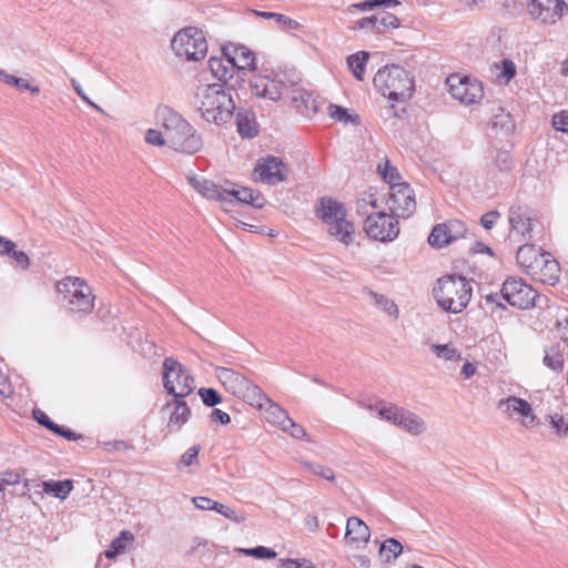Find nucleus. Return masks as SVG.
I'll return each mask as SVG.
<instances>
[{
    "label": "nucleus",
    "instance_id": "f257e3e1",
    "mask_svg": "<svg viewBox=\"0 0 568 568\" xmlns=\"http://www.w3.org/2000/svg\"><path fill=\"white\" fill-rule=\"evenodd\" d=\"M160 128L165 130L168 146L176 152L194 154L203 148L196 129L180 113L169 106L158 111Z\"/></svg>",
    "mask_w": 568,
    "mask_h": 568
},
{
    "label": "nucleus",
    "instance_id": "f03ea898",
    "mask_svg": "<svg viewBox=\"0 0 568 568\" xmlns=\"http://www.w3.org/2000/svg\"><path fill=\"white\" fill-rule=\"evenodd\" d=\"M195 105L206 122L217 125L229 122L235 110L231 92L220 83L197 87Z\"/></svg>",
    "mask_w": 568,
    "mask_h": 568
},
{
    "label": "nucleus",
    "instance_id": "7ed1b4c3",
    "mask_svg": "<svg viewBox=\"0 0 568 568\" xmlns=\"http://www.w3.org/2000/svg\"><path fill=\"white\" fill-rule=\"evenodd\" d=\"M433 293L440 308L458 314L469 304L473 288L470 282L464 276L448 275L437 281Z\"/></svg>",
    "mask_w": 568,
    "mask_h": 568
},
{
    "label": "nucleus",
    "instance_id": "20e7f679",
    "mask_svg": "<svg viewBox=\"0 0 568 568\" xmlns=\"http://www.w3.org/2000/svg\"><path fill=\"white\" fill-rule=\"evenodd\" d=\"M316 216L327 225L329 235L341 243L347 246L354 241L355 229L353 223L346 220L343 203L332 197H322L316 204Z\"/></svg>",
    "mask_w": 568,
    "mask_h": 568
},
{
    "label": "nucleus",
    "instance_id": "39448f33",
    "mask_svg": "<svg viewBox=\"0 0 568 568\" xmlns=\"http://www.w3.org/2000/svg\"><path fill=\"white\" fill-rule=\"evenodd\" d=\"M373 83L384 97L395 102L409 99L414 91L413 77L403 67L396 64L379 69Z\"/></svg>",
    "mask_w": 568,
    "mask_h": 568
},
{
    "label": "nucleus",
    "instance_id": "423d86ee",
    "mask_svg": "<svg viewBox=\"0 0 568 568\" xmlns=\"http://www.w3.org/2000/svg\"><path fill=\"white\" fill-rule=\"evenodd\" d=\"M57 290L71 312L89 313L93 310L94 296L83 280L68 276L57 284Z\"/></svg>",
    "mask_w": 568,
    "mask_h": 568
},
{
    "label": "nucleus",
    "instance_id": "0eeeda50",
    "mask_svg": "<svg viewBox=\"0 0 568 568\" xmlns=\"http://www.w3.org/2000/svg\"><path fill=\"white\" fill-rule=\"evenodd\" d=\"M215 376L226 392L243 399L248 405L258 404L264 398L263 390L244 375L227 367H215Z\"/></svg>",
    "mask_w": 568,
    "mask_h": 568
},
{
    "label": "nucleus",
    "instance_id": "6e6552de",
    "mask_svg": "<svg viewBox=\"0 0 568 568\" xmlns=\"http://www.w3.org/2000/svg\"><path fill=\"white\" fill-rule=\"evenodd\" d=\"M163 386L168 394L175 398H184L195 388L191 373L173 357L163 362Z\"/></svg>",
    "mask_w": 568,
    "mask_h": 568
},
{
    "label": "nucleus",
    "instance_id": "1a4fd4ad",
    "mask_svg": "<svg viewBox=\"0 0 568 568\" xmlns=\"http://www.w3.org/2000/svg\"><path fill=\"white\" fill-rule=\"evenodd\" d=\"M174 53L189 61H199L206 55L207 43L202 30L189 27L180 30L172 39Z\"/></svg>",
    "mask_w": 568,
    "mask_h": 568
},
{
    "label": "nucleus",
    "instance_id": "9d476101",
    "mask_svg": "<svg viewBox=\"0 0 568 568\" xmlns=\"http://www.w3.org/2000/svg\"><path fill=\"white\" fill-rule=\"evenodd\" d=\"M501 296L505 302L514 307L527 310L530 307L542 308L545 297L537 294V292L521 278L508 277L501 286Z\"/></svg>",
    "mask_w": 568,
    "mask_h": 568
},
{
    "label": "nucleus",
    "instance_id": "9b49d317",
    "mask_svg": "<svg viewBox=\"0 0 568 568\" xmlns=\"http://www.w3.org/2000/svg\"><path fill=\"white\" fill-rule=\"evenodd\" d=\"M364 230L366 234L381 242L393 241L399 233L398 222L392 214L376 212L367 215Z\"/></svg>",
    "mask_w": 568,
    "mask_h": 568
},
{
    "label": "nucleus",
    "instance_id": "f8f14e48",
    "mask_svg": "<svg viewBox=\"0 0 568 568\" xmlns=\"http://www.w3.org/2000/svg\"><path fill=\"white\" fill-rule=\"evenodd\" d=\"M447 84L452 97L464 104L478 103L484 97L483 84L477 79L453 74Z\"/></svg>",
    "mask_w": 568,
    "mask_h": 568
},
{
    "label": "nucleus",
    "instance_id": "ddd939ff",
    "mask_svg": "<svg viewBox=\"0 0 568 568\" xmlns=\"http://www.w3.org/2000/svg\"><path fill=\"white\" fill-rule=\"evenodd\" d=\"M387 200L388 209L397 217H408L416 209L414 191L407 183H397L389 186Z\"/></svg>",
    "mask_w": 568,
    "mask_h": 568
},
{
    "label": "nucleus",
    "instance_id": "4468645a",
    "mask_svg": "<svg viewBox=\"0 0 568 568\" xmlns=\"http://www.w3.org/2000/svg\"><path fill=\"white\" fill-rule=\"evenodd\" d=\"M288 166L280 158L268 155L260 159L254 168L256 180L262 183L275 185L285 181L288 176Z\"/></svg>",
    "mask_w": 568,
    "mask_h": 568
},
{
    "label": "nucleus",
    "instance_id": "2eb2a0df",
    "mask_svg": "<svg viewBox=\"0 0 568 568\" xmlns=\"http://www.w3.org/2000/svg\"><path fill=\"white\" fill-rule=\"evenodd\" d=\"M565 4V0H530L528 12L541 23L555 24L561 19Z\"/></svg>",
    "mask_w": 568,
    "mask_h": 568
},
{
    "label": "nucleus",
    "instance_id": "dca6fc26",
    "mask_svg": "<svg viewBox=\"0 0 568 568\" xmlns=\"http://www.w3.org/2000/svg\"><path fill=\"white\" fill-rule=\"evenodd\" d=\"M508 221L510 224L509 239L516 242L526 240L532 229L527 209L521 205H511L508 211Z\"/></svg>",
    "mask_w": 568,
    "mask_h": 568
},
{
    "label": "nucleus",
    "instance_id": "f3484780",
    "mask_svg": "<svg viewBox=\"0 0 568 568\" xmlns=\"http://www.w3.org/2000/svg\"><path fill=\"white\" fill-rule=\"evenodd\" d=\"M534 281L554 286L559 281L560 266L548 252L537 261L528 274Z\"/></svg>",
    "mask_w": 568,
    "mask_h": 568
},
{
    "label": "nucleus",
    "instance_id": "a211bd4d",
    "mask_svg": "<svg viewBox=\"0 0 568 568\" xmlns=\"http://www.w3.org/2000/svg\"><path fill=\"white\" fill-rule=\"evenodd\" d=\"M237 58L232 55L230 47L223 48V57H211L209 68L214 78L227 84L236 71Z\"/></svg>",
    "mask_w": 568,
    "mask_h": 568
},
{
    "label": "nucleus",
    "instance_id": "6ab92c4d",
    "mask_svg": "<svg viewBox=\"0 0 568 568\" xmlns=\"http://www.w3.org/2000/svg\"><path fill=\"white\" fill-rule=\"evenodd\" d=\"M189 183L205 199L216 200L223 205H226L227 200H230L226 189L215 184L213 181L189 176Z\"/></svg>",
    "mask_w": 568,
    "mask_h": 568
},
{
    "label": "nucleus",
    "instance_id": "aec40b11",
    "mask_svg": "<svg viewBox=\"0 0 568 568\" xmlns=\"http://www.w3.org/2000/svg\"><path fill=\"white\" fill-rule=\"evenodd\" d=\"M251 406L263 409L266 420L278 426L281 429H285V424H287L291 418L286 410H284L278 404L271 400L265 394L264 398L261 399L258 404H252Z\"/></svg>",
    "mask_w": 568,
    "mask_h": 568
},
{
    "label": "nucleus",
    "instance_id": "412c9836",
    "mask_svg": "<svg viewBox=\"0 0 568 568\" xmlns=\"http://www.w3.org/2000/svg\"><path fill=\"white\" fill-rule=\"evenodd\" d=\"M166 408L173 407L170 415L168 428L170 432H179L187 423L191 416V409L184 400L173 398L165 405Z\"/></svg>",
    "mask_w": 568,
    "mask_h": 568
},
{
    "label": "nucleus",
    "instance_id": "4be33fe9",
    "mask_svg": "<svg viewBox=\"0 0 568 568\" xmlns=\"http://www.w3.org/2000/svg\"><path fill=\"white\" fill-rule=\"evenodd\" d=\"M226 193L230 195V200H227L226 205L233 204L234 202H241L250 204L256 209H262L266 203L265 197L260 192H255L248 187L226 189Z\"/></svg>",
    "mask_w": 568,
    "mask_h": 568
},
{
    "label": "nucleus",
    "instance_id": "5701e85b",
    "mask_svg": "<svg viewBox=\"0 0 568 568\" xmlns=\"http://www.w3.org/2000/svg\"><path fill=\"white\" fill-rule=\"evenodd\" d=\"M490 130L498 138L508 136L515 130V122L510 113L505 112L500 106L496 108L490 119Z\"/></svg>",
    "mask_w": 568,
    "mask_h": 568
},
{
    "label": "nucleus",
    "instance_id": "b1692460",
    "mask_svg": "<svg viewBox=\"0 0 568 568\" xmlns=\"http://www.w3.org/2000/svg\"><path fill=\"white\" fill-rule=\"evenodd\" d=\"M371 537L369 527L358 517H349L346 523L345 540L352 542L366 544Z\"/></svg>",
    "mask_w": 568,
    "mask_h": 568
},
{
    "label": "nucleus",
    "instance_id": "393cba45",
    "mask_svg": "<svg viewBox=\"0 0 568 568\" xmlns=\"http://www.w3.org/2000/svg\"><path fill=\"white\" fill-rule=\"evenodd\" d=\"M546 254L540 247L535 245L525 244L519 246L516 255L518 265L528 275L531 272V267L536 265L537 261Z\"/></svg>",
    "mask_w": 568,
    "mask_h": 568
},
{
    "label": "nucleus",
    "instance_id": "a878e982",
    "mask_svg": "<svg viewBox=\"0 0 568 568\" xmlns=\"http://www.w3.org/2000/svg\"><path fill=\"white\" fill-rule=\"evenodd\" d=\"M498 407H505V409L509 413H517L525 419L529 418L528 423H532L535 419L530 404L523 398L509 396L505 399H500L498 403Z\"/></svg>",
    "mask_w": 568,
    "mask_h": 568
},
{
    "label": "nucleus",
    "instance_id": "bb28decb",
    "mask_svg": "<svg viewBox=\"0 0 568 568\" xmlns=\"http://www.w3.org/2000/svg\"><path fill=\"white\" fill-rule=\"evenodd\" d=\"M291 102L302 115L310 116L317 112L315 100L308 92L302 89L293 90Z\"/></svg>",
    "mask_w": 568,
    "mask_h": 568
},
{
    "label": "nucleus",
    "instance_id": "cd10ccee",
    "mask_svg": "<svg viewBox=\"0 0 568 568\" xmlns=\"http://www.w3.org/2000/svg\"><path fill=\"white\" fill-rule=\"evenodd\" d=\"M544 364L556 373H560L565 365V346L560 343L545 348Z\"/></svg>",
    "mask_w": 568,
    "mask_h": 568
},
{
    "label": "nucleus",
    "instance_id": "c85d7f7f",
    "mask_svg": "<svg viewBox=\"0 0 568 568\" xmlns=\"http://www.w3.org/2000/svg\"><path fill=\"white\" fill-rule=\"evenodd\" d=\"M396 425L412 435H419L425 430V423L414 413L402 408Z\"/></svg>",
    "mask_w": 568,
    "mask_h": 568
},
{
    "label": "nucleus",
    "instance_id": "c756f323",
    "mask_svg": "<svg viewBox=\"0 0 568 568\" xmlns=\"http://www.w3.org/2000/svg\"><path fill=\"white\" fill-rule=\"evenodd\" d=\"M43 491L59 499H65L73 488L70 479L65 480H44L41 483Z\"/></svg>",
    "mask_w": 568,
    "mask_h": 568
},
{
    "label": "nucleus",
    "instance_id": "7c9ffc66",
    "mask_svg": "<svg viewBox=\"0 0 568 568\" xmlns=\"http://www.w3.org/2000/svg\"><path fill=\"white\" fill-rule=\"evenodd\" d=\"M369 59V53L367 51H358L347 57L346 63L348 70L352 72L354 78L358 81L364 80L365 69L367 61Z\"/></svg>",
    "mask_w": 568,
    "mask_h": 568
},
{
    "label": "nucleus",
    "instance_id": "2f4dec72",
    "mask_svg": "<svg viewBox=\"0 0 568 568\" xmlns=\"http://www.w3.org/2000/svg\"><path fill=\"white\" fill-rule=\"evenodd\" d=\"M133 541L134 535L129 530H122L120 535L112 540L109 549L105 550V557L108 559H114L118 555L123 554Z\"/></svg>",
    "mask_w": 568,
    "mask_h": 568
},
{
    "label": "nucleus",
    "instance_id": "473e14b6",
    "mask_svg": "<svg viewBox=\"0 0 568 568\" xmlns=\"http://www.w3.org/2000/svg\"><path fill=\"white\" fill-rule=\"evenodd\" d=\"M232 55L237 58V70H254L255 69V57L254 53L244 45L232 47Z\"/></svg>",
    "mask_w": 568,
    "mask_h": 568
},
{
    "label": "nucleus",
    "instance_id": "72a5a7b5",
    "mask_svg": "<svg viewBox=\"0 0 568 568\" xmlns=\"http://www.w3.org/2000/svg\"><path fill=\"white\" fill-rule=\"evenodd\" d=\"M428 243L433 247L438 248H442L452 243L450 235L448 234V230L445 223L436 224L433 227L428 236Z\"/></svg>",
    "mask_w": 568,
    "mask_h": 568
},
{
    "label": "nucleus",
    "instance_id": "f704fd0d",
    "mask_svg": "<svg viewBox=\"0 0 568 568\" xmlns=\"http://www.w3.org/2000/svg\"><path fill=\"white\" fill-rule=\"evenodd\" d=\"M256 14L274 21V23L282 28L283 30H294L300 27V23L293 19H291L288 16L277 13V12H268V11H256Z\"/></svg>",
    "mask_w": 568,
    "mask_h": 568
},
{
    "label": "nucleus",
    "instance_id": "c9c22d12",
    "mask_svg": "<svg viewBox=\"0 0 568 568\" xmlns=\"http://www.w3.org/2000/svg\"><path fill=\"white\" fill-rule=\"evenodd\" d=\"M369 296L373 298L374 304L377 308L382 310L385 314L388 316H392L394 318H397L399 315V310L397 305L386 297L383 294L375 293L373 291H369Z\"/></svg>",
    "mask_w": 568,
    "mask_h": 568
},
{
    "label": "nucleus",
    "instance_id": "e433bc0d",
    "mask_svg": "<svg viewBox=\"0 0 568 568\" xmlns=\"http://www.w3.org/2000/svg\"><path fill=\"white\" fill-rule=\"evenodd\" d=\"M237 132L242 138H253L257 134L256 123L248 114L241 112L236 115Z\"/></svg>",
    "mask_w": 568,
    "mask_h": 568
},
{
    "label": "nucleus",
    "instance_id": "4c0bfd02",
    "mask_svg": "<svg viewBox=\"0 0 568 568\" xmlns=\"http://www.w3.org/2000/svg\"><path fill=\"white\" fill-rule=\"evenodd\" d=\"M375 16L377 22L376 33H383L386 30L395 29L399 26L398 18L393 13L378 11Z\"/></svg>",
    "mask_w": 568,
    "mask_h": 568
},
{
    "label": "nucleus",
    "instance_id": "58836bf2",
    "mask_svg": "<svg viewBox=\"0 0 568 568\" xmlns=\"http://www.w3.org/2000/svg\"><path fill=\"white\" fill-rule=\"evenodd\" d=\"M430 348L439 358L445 361L459 362L462 359V354L450 344H433Z\"/></svg>",
    "mask_w": 568,
    "mask_h": 568
},
{
    "label": "nucleus",
    "instance_id": "ea45409f",
    "mask_svg": "<svg viewBox=\"0 0 568 568\" xmlns=\"http://www.w3.org/2000/svg\"><path fill=\"white\" fill-rule=\"evenodd\" d=\"M397 6H399L398 0H364L362 2L354 3L352 8L359 11H366L374 10L379 7L392 8Z\"/></svg>",
    "mask_w": 568,
    "mask_h": 568
},
{
    "label": "nucleus",
    "instance_id": "a19ab883",
    "mask_svg": "<svg viewBox=\"0 0 568 568\" xmlns=\"http://www.w3.org/2000/svg\"><path fill=\"white\" fill-rule=\"evenodd\" d=\"M303 466L308 469L312 474L322 477L323 479L335 481L334 470L329 467L321 465L315 462H303Z\"/></svg>",
    "mask_w": 568,
    "mask_h": 568
},
{
    "label": "nucleus",
    "instance_id": "79ce46f5",
    "mask_svg": "<svg viewBox=\"0 0 568 568\" xmlns=\"http://www.w3.org/2000/svg\"><path fill=\"white\" fill-rule=\"evenodd\" d=\"M403 551L402 544L395 538L386 539L379 548L381 555L386 554V560H389L390 557L396 558Z\"/></svg>",
    "mask_w": 568,
    "mask_h": 568
},
{
    "label": "nucleus",
    "instance_id": "37998d69",
    "mask_svg": "<svg viewBox=\"0 0 568 568\" xmlns=\"http://www.w3.org/2000/svg\"><path fill=\"white\" fill-rule=\"evenodd\" d=\"M144 140L150 145L168 146L165 130L149 129L145 132Z\"/></svg>",
    "mask_w": 568,
    "mask_h": 568
},
{
    "label": "nucleus",
    "instance_id": "c03bdc74",
    "mask_svg": "<svg viewBox=\"0 0 568 568\" xmlns=\"http://www.w3.org/2000/svg\"><path fill=\"white\" fill-rule=\"evenodd\" d=\"M377 170L383 179L390 185L397 184L396 181L399 180V173L396 168L390 165L389 161L386 160L384 164H378Z\"/></svg>",
    "mask_w": 568,
    "mask_h": 568
},
{
    "label": "nucleus",
    "instance_id": "a18cd8bd",
    "mask_svg": "<svg viewBox=\"0 0 568 568\" xmlns=\"http://www.w3.org/2000/svg\"><path fill=\"white\" fill-rule=\"evenodd\" d=\"M400 410H402V408H398L395 405L385 403V404H382L381 407L378 408V416L382 419H385V420L390 422L394 425H396V422H397Z\"/></svg>",
    "mask_w": 568,
    "mask_h": 568
},
{
    "label": "nucleus",
    "instance_id": "49530a36",
    "mask_svg": "<svg viewBox=\"0 0 568 568\" xmlns=\"http://www.w3.org/2000/svg\"><path fill=\"white\" fill-rule=\"evenodd\" d=\"M199 396L209 407H214L222 402V396L214 388H200Z\"/></svg>",
    "mask_w": 568,
    "mask_h": 568
},
{
    "label": "nucleus",
    "instance_id": "de8ad7c7",
    "mask_svg": "<svg viewBox=\"0 0 568 568\" xmlns=\"http://www.w3.org/2000/svg\"><path fill=\"white\" fill-rule=\"evenodd\" d=\"M445 224L452 242L463 237L467 231L465 223L460 220H449Z\"/></svg>",
    "mask_w": 568,
    "mask_h": 568
},
{
    "label": "nucleus",
    "instance_id": "09e8293b",
    "mask_svg": "<svg viewBox=\"0 0 568 568\" xmlns=\"http://www.w3.org/2000/svg\"><path fill=\"white\" fill-rule=\"evenodd\" d=\"M241 552L245 554L246 556H252L260 559H272L276 557V552L267 547L264 546H257L254 548H247V549H240Z\"/></svg>",
    "mask_w": 568,
    "mask_h": 568
},
{
    "label": "nucleus",
    "instance_id": "8fccbe9b",
    "mask_svg": "<svg viewBox=\"0 0 568 568\" xmlns=\"http://www.w3.org/2000/svg\"><path fill=\"white\" fill-rule=\"evenodd\" d=\"M495 166L501 171L507 172L513 166V159L508 151H498L494 159Z\"/></svg>",
    "mask_w": 568,
    "mask_h": 568
},
{
    "label": "nucleus",
    "instance_id": "3c124183",
    "mask_svg": "<svg viewBox=\"0 0 568 568\" xmlns=\"http://www.w3.org/2000/svg\"><path fill=\"white\" fill-rule=\"evenodd\" d=\"M328 114L338 122L347 123L352 120V115L348 113L347 109L336 104L328 105Z\"/></svg>",
    "mask_w": 568,
    "mask_h": 568
},
{
    "label": "nucleus",
    "instance_id": "603ef678",
    "mask_svg": "<svg viewBox=\"0 0 568 568\" xmlns=\"http://www.w3.org/2000/svg\"><path fill=\"white\" fill-rule=\"evenodd\" d=\"M268 79H270L268 77H262V75L254 77L250 82L252 94H254L258 98H263L265 90H266V84L268 82Z\"/></svg>",
    "mask_w": 568,
    "mask_h": 568
},
{
    "label": "nucleus",
    "instance_id": "864d4df0",
    "mask_svg": "<svg viewBox=\"0 0 568 568\" xmlns=\"http://www.w3.org/2000/svg\"><path fill=\"white\" fill-rule=\"evenodd\" d=\"M21 475L22 474L19 470L6 469L0 473V481H1L0 484L2 486L3 485H8V486L17 485L21 480Z\"/></svg>",
    "mask_w": 568,
    "mask_h": 568
},
{
    "label": "nucleus",
    "instance_id": "5fc2aeb1",
    "mask_svg": "<svg viewBox=\"0 0 568 568\" xmlns=\"http://www.w3.org/2000/svg\"><path fill=\"white\" fill-rule=\"evenodd\" d=\"M281 97L282 92L280 83L273 79H268L263 98L268 99L271 101H277L281 99Z\"/></svg>",
    "mask_w": 568,
    "mask_h": 568
},
{
    "label": "nucleus",
    "instance_id": "6e6d98bb",
    "mask_svg": "<svg viewBox=\"0 0 568 568\" xmlns=\"http://www.w3.org/2000/svg\"><path fill=\"white\" fill-rule=\"evenodd\" d=\"M485 306L490 307V312H495L496 308L504 310L505 306L501 301H504L501 296V291L498 293H489L486 294L484 297Z\"/></svg>",
    "mask_w": 568,
    "mask_h": 568
},
{
    "label": "nucleus",
    "instance_id": "4d7b16f0",
    "mask_svg": "<svg viewBox=\"0 0 568 568\" xmlns=\"http://www.w3.org/2000/svg\"><path fill=\"white\" fill-rule=\"evenodd\" d=\"M71 82V85L73 88V90L75 91V93L80 97V99L82 101H84L85 103H88L91 108H93L94 110H97L98 112H101L103 113V110L98 105L95 104L93 101L90 100V98L84 93L81 84L74 79L72 78L70 80Z\"/></svg>",
    "mask_w": 568,
    "mask_h": 568
},
{
    "label": "nucleus",
    "instance_id": "13d9d810",
    "mask_svg": "<svg viewBox=\"0 0 568 568\" xmlns=\"http://www.w3.org/2000/svg\"><path fill=\"white\" fill-rule=\"evenodd\" d=\"M71 82V85L73 88V90L75 91V93L80 97V99L82 101H84L85 103H88L91 108H93L94 110H97L98 112H101L103 113V110L98 105L95 104L93 101L90 100V98L84 93L81 84L74 79L72 78L70 80Z\"/></svg>",
    "mask_w": 568,
    "mask_h": 568
},
{
    "label": "nucleus",
    "instance_id": "bf43d9fd",
    "mask_svg": "<svg viewBox=\"0 0 568 568\" xmlns=\"http://www.w3.org/2000/svg\"><path fill=\"white\" fill-rule=\"evenodd\" d=\"M199 452H200V447L199 446H192L190 447L182 456H181V459H180V463L179 465H183V466H191L193 464H195L197 462V456H199Z\"/></svg>",
    "mask_w": 568,
    "mask_h": 568
},
{
    "label": "nucleus",
    "instance_id": "052dcab7",
    "mask_svg": "<svg viewBox=\"0 0 568 568\" xmlns=\"http://www.w3.org/2000/svg\"><path fill=\"white\" fill-rule=\"evenodd\" d=\"M552 125L557 131L568 133V111H562L552 116Z\"/></svg>",
    "mask_w": 568,
    "mask_h": 568
},
{
    "label": "nucleus",
    "instance_id": "680f3d73",
    "mask_svg": "<svg viewBox=\"0 0 568 568\" xmlns=\"http://www.w3.org/2000/svg\"><path fill=\"white\" fill-rule=\"evenodd\" d=\"M283 432H288L291 434V436H293L294 438H305L306 437V432L304 430V428L296 424L292 418L288 419V423L285 424V429H282Z\"/></svg>",
    "mask_w": 568,
    "mask_h": 568
},
{
    "label": "nucleus",
    "instance_id": "e2e57ef3",
    "mask_svg": "<svg viewBox=\"0 0 568 568\" xmlns=\"http://www.w3.org/2000/svg\"><path fill=\"white\" fill-rule=\"evenodd\" d=\"M376 27H377L376 16L373 14L371 17H366V18L358 20L355 23V26L353 27V29H355V30L356 29H358V30L367 29V30L376 33Z\"/></svg>",
    "mask_w": 568,
    "mask_h": 568
},
{
    "label": "nucleus",
    "instance_id": "0e129e2a",
    "mask_svg": "<svg viewBox=\"0 0 568 568\" xmlns=\"http://www.w3.org/2000/svg\"><path fill=\"white\" fill-rule=\"evenodd\" d=\"M11 255V257L16 261L17 266H19L22 270H27L30 265V260L28 255L23 251L13 250L8 254Z\"/></svg>",
    "mask_w": 568,
    "mask_h": 568
},
{
    "label": "nucleus",
    "instance_id": "69168bd1",
    "mask_svg": "<svg viewBox=\"0 0 568 568\" xmlns=\"http://www.w3.org/2000/svg\"><path fill=\"white\" fill-rule=\"evenodd\" d=\"M282 568H314L312 562L307 559L295 560V559H281Z\"/></svg>",
    "mask_w": 568,
    "mask_h": 568
},
{
    "label": "nucleus",
    "instance_id": "338daca9",
    "mask_svg": "<svg viewBox=\"0 0 568 568\" xmlns=\"http://www.w3.org/2000/svg\"><path fill=\"white\" fill-rule=\"evenodd\" d=\"M192 503L194 504V506L197 509L213 510L216 501L209 497L199 496V497H193Z\"/></svg>",
    "mask_w": 568,
    "mask_h": 568
},
{
    "label": "nucleus",
    "instance_id": "774afa93",
    "mask_svg": "<svg viewBox=\"0 0 568 568\" xmlns=\"http://www.w3.org/2000/svg\"><path fill=\"white\" fill-rule=\"evenodd\" d=\"M210 419L212 423H221L222 425H227L231 423L230 415L219 408H213V410L210 414Z\"/></svg>",
    "mask_w": 568,
    "mask_h": 568
}]
</instances>
